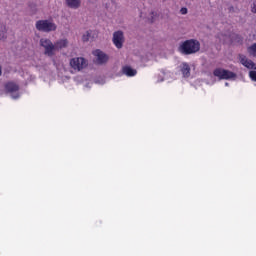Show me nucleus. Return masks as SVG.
Returning a JSON list of instances; mask_svg holds the SVG:
<instances>
[{
  "label": "nucleus",
  "instance_id": "obj_21",
  "mask_svg": "<svg viewBox=\"0 0 256 256\" xmlns=\"http://www.w3.org/2000/svg\"><path fill=\"white\" fill-rule=\"evenodd\" d=\"M252 69H255L256 70V64L254 63V66H253V68Z\"/></svg>",
  "mask_w": 256,
  "mask_h": 256
},
{
  "label": "nucleus",
  "instance_id": "obj_18",
  "mask_svg": "<svg viewBox=\"0 0 256 256\" xmlns=\"http://www.w3.org/2000/svg\"><path fill=\"white\" fill-rule=\"evenodd\" d=\"M151 15V23H153V21H155V17H157V12H152Z\"/></svg>",
  "mask_w": 256,
  "mask_h": 256
},
{
  "label": "nucleus",
  "instance_id": "obj_8",
  "mask_svg": "<svg viewBox=\"0 0 256 256\" xmlns=\"http://www.w3.org/2000/svg\"><path fill=\"white\" fill-rule=\"evenodd\" d=\"M239 59H240L241 65L246 67V69H253V67H255V62L247 59L246 55L240 54Z\"/></svg>",
  "mask_w": 256,
  "mask_h": 256
},
{
  "label": "nucleus",
  "instance_id": "obj_19",
  "mask_svg": "<svg viewBox=\"0 0 256 256\" xmlns=\"http://www.w3.org/2000/svg\"><path fill=\"white\" fill-rule=\"evenodd\" d=\"M180 13L182 15H187V8H181Z\"/></svg>",
  "mask_w": 256,
  "mask_h": 256
},
{
  "label": "nucleus",
  "instance_id": "obj_14",
  "mask_svg": "<svg viewBox=\"0 0 256 256\" xmlns=\"http://www.w3.org/2000/svg\"><path fill=\"white\" fill-rule=\"evenodd\" d=\"M7 39V27L4 24H0V40Z\"/></svg>",
  "mask_w": 256,
  "mask_h": 256
},
{
  "label": "nucleus",
  "instance_id": "obj_15",
  "mask_svg": "<svg viewBox=\"0 0 256 256\" xmlns=\"http://www.w3.org/2000/svg\"><path fill=\"white\" fill-rule=\"evenodd\" d=\"M248 53L253 57H256V43L248 47Z\"/></svg>",
  "mask_w": 256,
  "mask_h": 256
},
{
  "label": "nucleus",
  "instance_id": "obj_12",
  "mask_svg": "<svg viewBox=\"0 0 256 256\" xmlns=\"http://www.w3.org/2000/svg\"><path fill=\"white\" fill-rule=\"evenodd\" d=\"M181 73L186 79L191 77V67L187 63H183Z\"/></svg>",
  "mask_w": 256,
  "mask_h": 256
},
{
  "label": "nucleus",
  "instance_id": "obj_16",
  "mask_svg": "<svg viewBox=\"0 0 256 256\" xmlns=\"http://www.w3.org/2000/svg\"><path fill=\"white\" fill-rule=\"evenodd\" d=\"M91 37V31H87L83 36H82V41H84V43H87V41H89V38Z\"/></svg>",
  "mask_w": 256,
  "mask_h": 256
},
{
  "label": "nucleus",
  "instance_id": "obj_1",
  "mask_svg": "<svg viewBox=\"0 0 256 256\" xmlns=\"http://www.w3.org/2000/svg\"><path fill=\"white\" fill-rule=\"evenodd\" d=\"M178 50L182 55H193L201 50V43L197 39H189L180 44Z\"/></svg>",
  "mask_w": 256,
  "mask_h": 256
},
{
  "label": "nucleus",
  "instance_id": "obj_20",
  "mask_svg": "<svg viewBox=\"0 0 256 256\" xmlns=\"http://www.w3.org/2000/svg\"><path fill=\"white\" fill-rule=\"evenodd\" d=\"M252 13H256V1L253 3Z\"/></svg>",
  "mask_w": 256,
  "mask_h": 256
},
{
  "label": "nucleus",
  "instance_id": "obj_4",
  "mask_svg": "<svg viewBox=\"0 0 256 256\" xmlns=\"http://www.w3.org/2000/svg\"><path fill=\"white\" fill-rule=\"evenodd\" d=\"M213 75L214 77H218L220 80L235 79V77H237V74L234 72L222 68H216L213 71Z\"/></svg>",
  "mask_w": 256,
  "mask_h": 256
},
{
  "label": "nucleus",
  "instance_id": "obj_17",
  "mask_svg": "<svg viewBox=\"0 0 256 256\" xmlns=\"http://www.w3.org/2000/svg\"><path fill=\"white\" fill-rule=\"evenodd\" d=\"M249 77L252 81H256V71L251 70L249 72Z\"/></svg>",
  "mask_w": 256,
  "mask_h": 256
},
{
  "label": "nucleus",
  "instance_id": "obj_3",
  "mask_svg": "<svg viewBox=\"0 0 256 256\" xmlns=\"http://www.w3.org/2000/svg\"><path fill=\"white\" fill-rule=\"evenodd\" d=\"M40 45L44 49V55H47L48 57H53V55H55V44H53L51 40L42 38L40 39Z\"/></svg>",
  "mask_w": 256,
  "mask_h": 256
},
{
  "label": "nucleus",
  "instance_id": "obj_6",
  "mask_svg": "<svg viewBox=\"0 0 256 256\" xmlns=\"http://www.w3.org/2000/svg\"><path fill=\"white\" fill-rule=\"evenodd\" d=\"M93 56L97 57L99 65H103V63H107V61H109V57L107 56V54L103 53V51L99 49L93 52Z\"/></svg>",
  "mask_w": 256,
  "mask_h": 256
},
{
  "label": "nucleus",
  "instance_id": "obj_2",
  "mask_svg": "<svg viewBox=\"0 0 256 256\" xmlns=\"http://www.w3.org/2000/svg\"><path fill=\"white\" fill-rule=\"evenodd\" d=\"M36 29L43 33H51V31H57V24L51 20H38L36 22Z\"/></svg>",
  "mask_w": 256,
  "mask_h": 256
},
{
  "label": "nucleus",
  "instance_id": "obj_7",
  "mask_svg": "<svg viewBox=\"0 0 256 256\" xmlns=\"http://www.w3.org/2000/svg\"><path fill=\"white\" fill-rule=\"evenodd\" d=\"M113 43L117 49H121V47H123V33L121 31L114 32Z\"/></svg>",
  "mask_w": 256,
  "mask_h": 256
},
{
  "label": "nucleus",
  "instance_id": "obj_10",
  "mask_svg": "<svg viewBox=\"0 0 256 256\" xmlns=\"http://www.w3.org/2000/svg\"><path fill=\"white\" fill-rule=\"evenodd\" d=\"M69 45V41L67 39H61L55 42L54 51H59L60 49H65Z\"/></svg>",
  "mask_w": 256,
  "mask_h": 256
},
{
  "label": "nucleus",
  "instance_id": "obj_13",
  "mask_svg": "<svg viewBox=\"0 0 256 256\" xmlns=\"http://www.w3.org/2000/svg\"><path fill=\"white\" fill-rule=\"evenodd\" d=\"M66 4L70 9H79L81 7V0H66Z\"/></svg>",
  "mask_w": 256,
  "mask_h": 256
},
{
  "label": "nucleus",
  "instance_id": "obj_11",
  "mask_svg": "<svg viewBox=\"0 0 256 256\" xmlns=\"http://www.w3.org/2000/svg\"><path fill=\"white\" fill-rule=\"evenodd\" d=\"M5 89L8 93H17V91H19V85L15 82H8L5 85Z\"/></svg>",
  "mask_w": 256,
  "mask_h": 256
},
{
  "label": "nucleus",
  "instance_id": "obj_9",
  "mask_svg": "<svg viewBox=\"0 0 256 256\" xmlns=\"http://www.w3.org/2000/svg\"><path fill=\"white\" fill-rule=\"evenodd\" d=\"M122 73L126 75V77H135V75H137V70L131 68V66H123Z\"/></svg>",
  "mask_w": 256,
  "mask_h": 256
},
{
  "label": "nucleus",
  "instance_id": "obj_5",
  "mask_svg": "<svg viewBox=\"0 0 256 256\" xmlns=\"http://www.w3.org/2000/svg\"><path fill=\"white\" fill-rule=\"evenodd\" d=\"M70 66L74 71H82L87 66V60L83 57L72 58L70 60Z\"/></svg>",
  "mask_w": 256,
  "mask_h": 256
}]
</instances>
